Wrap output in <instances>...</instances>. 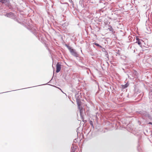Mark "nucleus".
<instances>
[{
  "label": "nucleus",
  "instance_id": "nucleus-1",
  "mask_svg": "<svg viewBox=\"0 0 152 152\" xmlns=\"http://www.w3.org/2000/svg\"><path fill=\"white\" fill-rule=\"evenodd\" d=\"M56 72L57 73H58L60 71L61 69V65L59 63L57 64L56 65Z\"/></svg>",
  "mask_w": 152,
  "mask_h": 152
},
{
  "label": "nucleus",
  "instance_id": "nucleus-2",
  "mask_svg": "<svg viewBox=\"0 0 152 152\" xmlns=\"http://www.w3.org/2000/svg\"><path fill=\"white\" fill-rule=\"evenodd\" d=\"M77 105L78 106V108L79 109L80 113H81V112H82V108H81L80 107L81 104L80 103V101H79V100H78L77 99Z\"/></svg>",
  "mask_w": 152,
  "mask_h": 152
},
{
  "label": "nucleus",
  "instance_id": "nucleus-3",
  "mask_svg": "<svg viewBox=\"0 0 152 152\" xmlns=\"http://www.w3.org/2000/svg\"><path fill=\"white\" fill-rule=\"evenodd\" d=\"M78 137L77 139L79 138V140H81L83 138H84V135L83 134H77Z\"/></svg>",
  "mask_w": 152,
  "mask_h": 152
},
{
  "label": "nucleus",
  "instance_id": "nucleus-4",
  "mask_svg": "<svg viewBox=\"0 0 152 152\" xmlns=\"http://www.w3.org/2000/svg\"><path fill=\"white\" fill-rule=\"evenodd\" d=\"M70 52L72 55L75 56H77V54L74 50L72 49V50H71Z\"/></svg>",
  "mask_w": 152,
  "mask_h": 152
},
{
  "label": "nucleus",
  "instance_id": "nucleus-5",
  "mask_svg": "<svg viewBox=\"0 0 152 152\" xmlns=\"http://www.w3.org/2000/svg\"><path fill=\"white\" fill-rule=\"evenodd\" d=\"M75 146L74 147V146H73V147H71V152H75L76 150V147H75Z\"/></svg>",
  "mask_w": 152,
  "mask_h": 152
},
{
  "label": "nucleus",
  "instance_id": "nucleus-6",
  "mask_svg": "<svg viewBox=\"0 0 152 152\" xmlns=\"http://www.w3.org/2000/svg\"><path fill=\"white\" fill-rule=\"evenodd\" d=\"M6 16L7 17H11L13 16V14L11 12H10L9 13L7 14Z\"/></svg>",
  "mask_w": 152,
  "mask_h": 152
},
{
  "label": "nucleus",
  "instance_id": "nucleus-7",
  "mask_svg": "<svg viewBox=\"0 0 152 152\" xmlns=\"http://www.w3.org/2000/svg\"><path fill=\"white\" fill-rule=\"evenodd\" d=\"M137 39V41L136 42L137 43H138V44L141 46V41L139 39Z\"/></svg>",
  "mask_w": 152,
  "mask_h": 152
},
{
  "label": "nucleus",
  "instance_id": "nucleus-8",
  "mask_svg": "<svg viewBox=\"0 0 152 152\" xmlns=\"http://www.w3.org/2000/svg\"><path fill=\"white\" fill-rule=\"evenodd\" d=\"M148 139L150 141L152 142V134H151L150 137L148 138Z\"/></svg>",
  "mask_w": 152,
  "mask_h": 152
},
{
  "label": "nucleus",
  "instance_id": "nucleus-9",
  "mask_svg": "<svg viewBox=\"0 0 152 152\" xmlns=\"http://www.w3.org/2000/svg\"><path fill=\"white\" fill-rule=\"evenodd\" d=\"M66 46L67 48L69 49V51H70L72 49V48L69 46L67 45H66Z\"/></svg>",
  "mask_w": 152,
  "mask_h": 152
},
{
  "label": "nucleus",
  "instance_id": "nucleus-10",
  "mask_svg": "<svg viewBox=\"0 0 152 152\" xmlns=\"http://www.w3.org/2000/svg\"><path fill=\"white\" fill-rule=\"evenodd\" d=\"M66 46L67 48L69 49V51H70L72 49V48L69 46L67 45H66Z\"/></svg>",
  "mask_w": 152,
  "mask_h": 152
},
{
  "label": "nucleus",
  "instance_id": "nucleus-11",
  "mask_svg": "<svg viewBox=\"0 0 152 152\" xmlns=\"http://www.w3.org/2000/svg\"><path fill=\"white\" fill-rule=\"evenodd\" d=\"M108 29H109V30L110 31H113V28H112L111 26H110V27H109V28H108Z\"/></svg>",
  "mask_w": 152,
  "mask_h": 152
},
{
  "label": "nucleus",
  "instance_id": "nucleus-12",
  "mask_svg": "<svg viewBox=\"0 0 152 152\" xmlns=\"http://www.w3.org/2000/svg\"><path fill=\"white\" fill-rule=\"evenodd\" d=\"M94 44L96 46H99V47H101V46L99 44H98L97 43H94Z\"/></svg>",
  "mask_w": 152,
  "mask_h": 152
},
{
  "label": "nucleus",
  "instance_id": "nucleus-13",
  "mask_svg": "<svg viewBox=\"0 0 152 152\" xmlns=\"http://www.w3.org/2000/svg\"><path fill=\"white\" fill-rule=\"evenodd\" d=\"M128 86V85H127V84H126L125 85H124L123 86H124V88H126Z\"/></svg>",
  "mask_w": 152,
  "mask_h": 152
},
{
  "label": "nucleus",
  "instance_id": "nucleus-14",
  "mask_svg": "<svg viewBox=\"0 0 152 152\" xmlns=\"http://www.w3.org/2000/svg\"><path fill=\"white\" fill-rule=\"evenodd\" d=\"M90 124L91 125V126H93V122H92V121H90Z\"/></svg>",
  "mask_w": 152,
  "mask_h": 152
},
{
  "label": "nucleus",
  "instance_id": "nucleus-15",
  "mask_svg": "<svg viewBox=\"0 0 152 152\" xmlns=\"http://www.w3.org/2000/svg\"><path fill=\"white\" fill-rule=\"evenodd\" d=\"M85 134V135L87 136L89 134L86 133V134Z\"/></svg>",
  "mask_w": 152,
  "mask_h": 152
},
{
  "label": "nucleus",
  "instance_id": "nucleus-16",
  "mask_svg": "<svg viewBox=\"0 0 152 152\" xmlns=\"http://www.w3.org/2000/svg\"><path fill=\"white\" fill-rule=\"evenodd\" d=\"M149 124H151L152 125V123H151V122H150Z\"/></svg>",
  "mask_w": 152,
  "mask_h": 152
},
{
  "label": "nucleus",
  "instance_id": "nucleus-17",
  "mask_svg": "<svg viewBox=\"0 0 152 152\" xmlns=\"http://www.w3.org/2000/svg\"><path fill=\"white\" fill-rule=\"evenodd\" d=\"M76 140V139H75V140H74V142H76V141H75Z\"/></svg>",
  "mask_w": 152,
  "mask_h": 152
}]
</instances>
